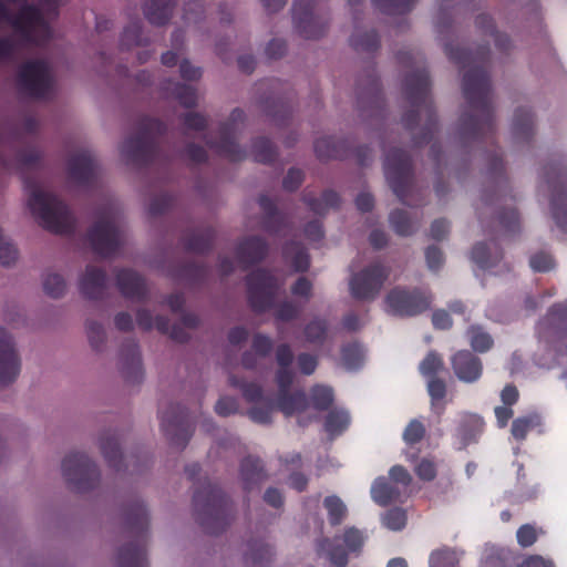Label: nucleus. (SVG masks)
I'll list each match as a JSON object with an SVG mask.
<instances>
[{
	"label": "nucleus",
	"instance_id": "obj_1",
	"mask_svg": "<svg viewBox=\"0 0 567 567\" xmlns=\"http://www.w3.org/2000/svg\"><path fill=\"white\" fill-rule=\"evenodd\" d=\"M447 58L462 69L468 68L463 75L462 90L467 110L460 117L458 132L464 143L493 141L496 132L493 106V90L488 65L491 49L477 48L475 52L446 43Z\"/></svg>",
	"mask_w": 567,
	"mask_h": 567
},
{
	"label": "nucleus",
	"instance_id": "obj_2",
	"mask_svg": "<svg viewBox=\"0 0 567 567\" xmlns=\"http://www.w3.org/2000/svg\"><path fill=\"white\" fill-rule=\"evenodd\" d=\"M431 80L429 71L424 68L416 69L405 75L403 91L411 109L402 116L406 130L413 131L424 116V125L421 132L413 136L415 146L430 143L437 131V116L430 95Z\"/></svg>",
	"mask_w": 567,
	"mask_h": 567
},
{
	"label": "nucleus",
	"instance_id": "obj_3",
	"mask_svg": "<svg viewBox=\"0 0 567 567\" xmlns=\"http://www.w3.org/2000/svg\"><path fill=\"white\" fill-rule=\"evenodd\" d=\"M488 176L494 183V189L492 192L484 190L481 204L482 206L476 208L480 221L484 223L485 210H496V221L498 230L504 236H514L520 233V218L516 208L508 207L507 195L505 190L507 188V177L505 175V165L501 154L496 151L488 155Z\"/></svg>",
	"mask_w": 567,
	"mask_h": 567
},
{
	"label": "nucleus",
	"instance_id": "obj_4",
	"mask_svg": "<svg viewBox=\"0 0 567 567\" xmlns=\"http://www.w3.org/2000/svg\"><path fill=\"white\" fill-rule=\"evenodd\" d=\"M28 188V205L43 228L60 235L74 229L75 219L58 196L38 184H29Z\"/></svg>",
	"mask_w": 567,
	"mask_h": 567
},
{
	"label": "nucleus",
	"instance_id": "obj_5",
	"mask_svg": "<svg viewBox=\"0 0 567 567\" xmlns=\"http://www.w3.org/2000/svg\"><path fill=\"white\" fill-rule=\"evenodd\" d=\"M384 174L386 181L400 199L408 206H421V200L410 198L413 190V165L410 154L402 148H391L384 158Z\"/></svg>",
	"mask_w": 567,
	"mask_h": 567
},
{
	"label": "nucleus",
	"instance_id": "obj_6",
	"mask_svg": "<svg viewBox=\"0 0 567 567\" xmlns=\"http://www.w3.org/2000/svg\"><path fill=\"white\" fill-rule=\"evenodd\" d=\"M121 213L116 206L99 212L96 219L87 233L93 250L102 257L114 255L123 244V231L120 223Z\"/></svg>",
	"mask_w": 567,
	"mask_h": 567
},
{
	"label": "nucleus",
	"instance_id": "obj_7",
	"mask_svg": "<svg viewBox=\"0 0 567 567\" xmlns=\"http://www.w3.org/2000/svg\"><path fill=\"white\" fill-rule=\"evenodd\" d=\"M163 132L164 125L157 120H144L137 135L126 138L120 146L121 159L132 166L147 163L154 153V136Z\"/></svg>",
	"mask_w": 567,
	"mask_h": 567
},
{
	"label": "nucleus",
	"instance_id": "obj_8",
	"mask_svg": "<svg viewBox=\"0 0 567 567\" xmlns=\"http://www.w3.org/2000/svg\"><path fill=\"white\" fill-rule=\"evenodd\" d=\"M544 178L550 190V214L557 228L567 234V166L555 161L544 167Z\"/></svg>",
	"mask_w": 567,
	"mask_h": 567
},
{
	"label": "nucleus",
	"instance_id": "obj_9",
	"mask_svg": "<svg viewBox=\"0 0 567 567\" xmlns=\"http://www.w3.org/2000/svg\"><path fill=\"white\" fill-rule=\"evenodd\" d=\"M411 483L410 472L402 465H394L390 468L388 476H381L374 481L371 487L372 498L381 506L401 503L408 496Z\"/></svg>",
	"mask_w": 567,
	"mask_h": 567
},
{
	"label": "nucleus",
	"instance_id": "obj_10",
	"mask_svg": "<svg viewBox=\"0 0 567 567\" xmlns=\"http://www.w3.org/2000/svg\"><path fill=\"white\" fill-rule=\"evenodd\" d=\"M62 474L68 485L78 492L93 488L100 481L96 465L80 452L70 453L62 462Z\"/></svg>",
	"mask_w": 567,
	"mask_h": 567
},
{
	"label": "nucleus",
	"instance_id": "obj_11",
	"mask_svg": "<svg viewBox=\"0 0 567 567\" xmlns=\"http://www.w3.org/2000/svg\"><path fill=\"white\" fill-rule=\"evenodd\" d=\"M197 519L207 533L216 534L226 525L221 516L224 497L221 491L208 485L205 491L194 495Z\"/></svg>",
	"mask_w": 567,
	"mask_h": 567
},
{
	"label": "nucleus",
	"instance_id": "obj_12",
	"mask_svg": "<svg viewBox=\"0 0 567 567\" xmlns=\"http://www.w3.org/2000/svg\"><path fill=\"white\" fill-rule=\"evenodd\" d=\"M245 114L241 110L235 109L227 122L220 126L218 141H209L208 145L220 156L231 161L239 162L246 158V153L237 144L238 134L244 125Z\"/></svg>",
	"mask_w": 567,
	"mask_h": 567
},
{
	"label": "nucleus",
	"instance_id": "obj_13",
	"mask_svg": "<svg viewBox=\"0 0 567 567\" xmlns=\"http://www.w3.org/2000/svg\"><path fill=\"white\" fill-rule=\"evenodd\" d=\"M432 302V297L420 289H405L395 287L385 297L389 312L399 317H414L426 311Z\"/></svg>",
	"mask_w": 567,
	"mask_h": 567
},
{
	"label": "nucleus",
	"instance_id": "obj_14",
	"mask_svg": "<svg viewBox=\"0 0 567 567\" xmlns=\"http://www.w3.org/2000/svg\"><path fill=\"white\" fill-rule=\"evenodd\" d=\"M22 91L32 97H48L53 91V76L50 66L42 60L22 65L19 72Z\"/></svg>",
	"mask_w": 567,
	"mask_h": 567
},
{
	"label": "nucleus",
	"instance_id": "obj_15",
	"mask_svg": "<svg viewBox=\"0 0 567 567\" xmlns=\"http://www.w3.org/2000/svg\"><path fill=\"white\" fill-rule=\"evenodd\" d=\"M536 333L546 346L567 344V300L553 305L538 321Z\"/></svg>",
	"mask_w": 567,
	"mask_h": 567
},
{
	"label": "nucleus",
	"instance_id": "obj_16",
	"mask_svg": "<svg viewBox=\"0 0 567 567\" xmlns=\"http://www.w3.org/2000/svg\"><path fill=\"white\" fill-rule=\"evenodd\" d=\"M280 287L277 278L264 269L252 271L247 277V292L250 306L255 311L269 309Z\"/></svg>",
	"mask_w": 567,
	"mask_h": 567
},
{
	"label": "nucleus",
	"instance_id": "obj_17",
	"mask_svg": "<svg viewBox=\"0 0 567 567\" xmlns=\"http://www.w3.org/2000/svg\"><path fill=\"white\" fill-rule=\"evenodd\" d=\"M292 18L296 31L305 39L321 38L328 27L323 13L317 10L310 0H299L292 7Z\"/></svg>",
	"mask_w": 567,
	"mask_h": 567
},
{
	"label": "nucleus",
	"instance_id": "obj_18",
	"mask_svg": "<svg viewBox=\"0 0 567 567\" xmlns=\"http://www.w3.org/2000/svg\"><path fill=\"white\" fill-rule=\"evenodd\" d=\"M136 320L141 328L151 330L155 327L159 332L167 333L176 342H186L189 339L188 331L197 328L199 324V319L196 315L184 313L181 323L169 328L168 321L165 318L158 316L154 322L151 312L145 309L137 311Z\"/></svg>",
	"mask_w": 567,
	"mask_h": 567
},
{
	"label": "nucleus",
	"instance_id": "obj_19",
	"mask_svg": "<svg viewBox=\"0 0 567 567\" xmlns=\"http://www.w3.org/2000/svg\"><path fill=\"white\" fill-rule=\"evenodd\" d=\"M21 372V358L12 334L0 326V389L13 383Z\"/></svg>",
	"mask_w": 567,
	"mask_h": 567
},
{
	"label": "nucleus",
	"instance_id": "obj_20",
	"mask_svg": "<svg viewBox=\"0 0 567 567\" xmlns=\"http://www.w3.org/2000/svg\"><path fill=\"white\" fill-rule=\"evenodd\" d=\"M390 276V268L374 261L357 272V300L375 299Z\"/></svg>",
	"mask_w": 567,
	"mask_h": 567
},
{
	"label": "nucleus",
	"instance_id": "obj_21",
	"mask_svg": "<svg viewBox=\"0 0 567 567\" xmlns=\"http://www.w3.org/2000/svg\"><path fill=\"white\" fill-rule=\"evenodd\" d=\"M161 417L165 435L176 446L184 447L193 432L186 411L179 405H171Z\"/></svg>",
	"mask_w": 567,
	"mask_h": 567
},
{
	"label": "nucleus",
	"instance_id": "obj_22",
	"mask_svg": "<svg viewBox=\"0 0 567 567\" xmlns=\"http://www.w3.org/2000/svg\"><path fill=\"white\" fill-rule=\"evenodd\" d=\"M39 19V12L31 6L22 7L17 16H12L4 0H0V24L8 23L12 25L22 38L23 34L30 33L33 22L38 23L42 37L49 33L47 25L41 23Z\"/></svg>",
	"mask_w": 567,
	"mask_h": 567
},
{
	"label": "nucleus",
	"instance_id": "obj_23",
	"mask_svg": "<svg viewBox=\"0 0 567 567\" xmlns=\"http://www.w3.org/2000/svg\"><path fill=\"white\" fill-rule=\"evenodd\" d=\"M456 378L465 383L476 382L483 373L482 360L470 350H460L451 358Z\"/></svg>",
	"mask_w": 567,
	"mask_h": 567
},
{
	"label": "nucleus",
	"instance_id": "obj_24",
	"mask_svg": "<svg viewBox=\"0 0 567 567\" xmlns=\"http://www.w3.org/2000/svg\"><path fill=\"white\" fill-rule=\"evenodd\" d=\"M115 282L117 289L125 298L141 301L147 296L145 279L133 269H117L115 271Z\"/></svg>",
	"mask_w": 567,
	"mask_h": 567
},
{
	"label": "nucleus",
	"instance_id": "obj_25",
	"mask_svg": "<svg viewBox=\"0 0 567 567\" xmlns=\"http://www.w3.org/2000/svg\"><path fill=\"white\" fill-rule=\"evenodd\" d=\"M79 290L81 295L91 300L100 299L104 296L107 285L106 274L96 266H86L79 278Z\"/></svg>",
	"mask_w": 567,
	"mask_h": 567
},
{
	"label": "nucleus",
	"instance_id": "obj_26",
	"mask_svg": "<svg viewBox=\"0 0 567 567\" xmlns=\"http://www.w3.org/2000/svg\"><path fill=\"white\" fill-rule=\"evenodd\" d=\"M59 6L60 0H39L38 7L32 6L39 12V20L41 21V23L47 25L49 33L45 37H42L40 34V28L38 23L33 22L30 33L23 34V40L25 42L40 44L48 41L51 38L52 31L49 24V20L58 16Z\"/></svg>",
	"mask_w": 567,
	"mask_h": 567
},
{
	"label": "nucleus",
	"instance_id": "obj_27",
	"mask_svg": "<svg viewBox=\"0 0 567 567\" xmlns=\"http://www.w3.org/2000/svg\"><path fill=\"white\" fill-rule=\"evenodd\" d=\"M484 420L477 414L464 415L455 432L458 449L463 450L471 444L477 443L484 431Z\"/></svg>",
	"mask_w": 567,
	"mask_h": 567
},
{
	"label": "nucleus",
	"instance_id": "obj_28",
	"mask_svg": "<svg viewBox=\"0 0 567 567\" xmlns=\"http://www.w3.org/2000/svg\"><path fill=\"white\" fill-rule=\"evenodd\" d=\"M177 0H144L143 14L155 27H164L174 16Z\"/></svg>",
	"mask_w": 567,
	"mask_h": 567
},
{
	"label": "nucleus",
	"instance_id": "obj_29",
	"mask_svg": "<svg viewBox=\"0 0 567 567\" xmlns=\"http://www.w3.org/2000/svg\"><path fill=\"white\" fill-rule=\"evenodd\" d=\"M239 476L246 492L258 488L268 478L261 461L255 456H247L241 461Z\"/></svg>",
	"mask_w": 567,
	"mask_h": 567
},
{
	"label": "nucleus",
	"instance_id": "obj_30",
	"mask_svg": "<svg viewBox=\"0 0 567 567\" xmlns=\"http://www.w3.org/2000/svg\"><path fill=\"white\" fill-rule=\"evenodd\" d=\"M69 177L78 184L87 183L94 175L95 161L89 151H82L71 156L68 164Z\"/></svg>",
	"mask_w": 567,
	"mask_h": 567
},
{
	"label": "nucleus",
	"instance_id": "obj_31",
	"mask_svg": "<svg viewBox=\"0 0 567 567\" xmlns=\"http://www.w3.org/2000/svg\"><path fill=\"white\" fill-rule=\"evenodd\" d=\"M268 252L266 240L259 236L245 238L237 248V257L240 262L249 265L262 260Z\"/></svg>",
	"mask_w": 567,
	"mask_h": 567
},
{
	"label": "nucleus",
	"instance_id": "obj_32",
	"mask_svg": "<svg viewBox=\"0 0 567 567\" xmlns=\"http://www.w3.org/2000/svg\"><path fill=\"white\" fill-rule=\"evenodd\" d=\"M534 134V114L532 111L524 107L516 109L512 123L513 140L516 143H528Z\"/></svg>",
	"mask_w": 567,
	"mask_h": 567
},
{
	"label": "nucleus",
	"instance_id": "obj_33",
	"mask_svg": "<svg viewBox=\"0 0 567 567\" xmlns=\"http://www.w3.org/2000/svg\"><path fill=\"white\" fill-rule=\"evenodd\" d=\"M259 205L264 213L261 228L270 235H281L289 226L286 217L277 212L272 202L266 196L259 198Z\"/></svg>",
	"mask_w": 567,
	"mask_h": 567
},
{
	"label": "nucleus",
	"instance_id": "obj_34",
	"mask_svg": "<svg viewBox=\"0 0 567 567\" xmlns=\"http://www.w3.org/2000/svg\"><path fill=\"white\" fill-rule=\"evenodd\" d=\"M121 370L124 378L132 383H137L142 380L141 357L134 342H130L121 352Z\"/></svg>",
	"mask_w": 567,
	"mask_h": 567
},
{
	"label": "nucleus",
	"instance_id": "obj_35",
	"mask_svg": "<svg viewBox=\"0 0 567 567\" xmlns=\"http://www.w3.org/2000/svg\"><path fill=\"white\" fill-rule=\"evenodd\" d=\"M534 430L539 434L545 432L543 417L537 412H530L516 417L512 422L511 433L516 441L522 442L527 437V434Z\"/></svg>",
	"mask_w": 567,
	"mask_h": 567
},
{
	"label": "nucleus",
	"instance_id": "obj_36",
	"mask_svg": "<svg viewBox=\"0 0 567 567\" xmlns=\"http://www.w3.org/2000/svg\"><path fill=\"white\" fill-rule=\"evenodd\" d=\"M475 27L485 35H491L494 39L495 47L501 53H508L512 49V41L505 33L496 30L495 23L488 14H478L475 19Z\"/></svg>",
	"mask_w": 567,
	"mask_h": 567
},
{
	"label": "nucleus",
	"instance_id": "obj_37",
	"mask_svg": "<svg viewBox=\"0 0 567 567\" xmlns=\"http://www.w3.org/2000/svg\"><path fill=\"white\" fill-rule=\"evenodd\" d=\"M492 244L493 249L486 243H478L472 249L471 258L481 269H491L503 258L502 249L495 243Z\"/></svg>",
	"mask_w": 567,
	"mask_h": 567
},
{
	"label": "nucleus",
	"instance_id": "obj_38",
	"mask_svg": "<svg viewBox=\"0 0 567 567\" xmlns=\"http://www.w3.org/2000/svg\"><path fill=\"white\" fill-rule=\"evenodd\" d=\"M284 259L295 271L305 272L310 267V257L307 250L298 243H289L282 250Z\"/></svg>",
	"mask_w": 567,
	"mask_h": 567
},
{
	"label": "nucleus",
	"instance_id": "obj_39",
	"mask_svg": "<svg viewBox=\"0 0 567 567\" xmlns=\"http://www.w3.org/2000/svg\"><path fill=\"white\" fill-rule=\"evenodd\" d=\"M389 221L394 233L402 237L413 235L419 226V223L413 220L404 209L392 210L389 216Z\"/></svg>",
	"mask_w": 567,
	"mask_h": 567
},
{
	"label": "nucleus",
	"instance_id": "obj_40",
	"mask_svg": "<svg viewBox=\"0 0 567 567\" xmlns=\"http://www.w3.org/2000/svg\"><path fill=\"white\" fill-rule=\"evenodd\" d=\"M308 406V400L303 392H289L278 394L277 408L287 416L302 412Z\"/></svg>",
	"mask_w": 567,
	"mask_h": 567
},
{
	"label": "nucleus",
	"instance_id": "obj_41",
	"mask_svg": "<svg viewBox=\"0 0 567 567\" xmlns=\"http://www.w3.org/2000/svg\"><path fill=\"white\" fill-rule=\"evenodd\" d=\"M272 348L270 338L264 334H256L252 339V349L255 353L246 352L243 355V365L247 369H252L257 365V358L266 357Z\"/></svg>",
	"mask_w": 567,
	"mask_h": 567
},
{
	"label": "nucleus",
	"instance_id": "obj_42",
	"mask_svg": "<svg viewBox=\"0 0 567 567\" xmlns=\"http://www.w3.org/2000/svg\"><path fill=\"white\" fill-rule=\"evenodd\" d=\"M142 23L141 21L136 20L133 22H130L121 37L120 45L122 49H132L134 47H145L148 45L150 39L144 37L142 33Z\"/></svg>",
	"mask_w": 567,
	"mask_h": 567
},
{
	"label": "nucleus",
	"instance_id": "obj_43",
	"mask_svg": "<svg viewBox=\"0 0 567 567\" xmlns=\"http://www.w3.org/2000/svg\"><path fill=\"white\" fill-rule=\"evenodd\" d=\"M427 392L431 398L432 409L437 415H442L445 410V403L443 402L446 395L445 381L437 377L427 379Z\"/></svg>",
	"mask_w": 567,
	"mask_h": 567
},
{
	"label": "nucleus",
	"instance_id": "obj_44",
	"mask_svg": "<svg viewBox=\"0 0 567 567\" xmlns=\"http://www.w3.org/2000/svg\"><path fill=\"white\" fill-rule=\"evenodd\" d=\"M305 202L315 214L324 215L329 209L339 205V196L337 193L328 190L320 197L305 196Z\"/></svg>",
	"mask_w": 567,
	"mask_h": 567
},
{
	"label": "nucleus",
	"instance_id": "obj_45",
	"mask_svg": "<svg viewBox=\"0 0 567 567\" xmlns=\"http://www.w3.org/2000/svg\"><path fill=\"white\" fill-rule=\"evenodd\" d=\"M99 444L100 450L110 466L118 468V462L122 454L115 436L111 434H103L99 439Z\"/></svg>",
	"mask_w": 567,
	"mask_h": 567
},
{
	"label": "nucleus",
	"instance_id": "obj_46",
	"mask_svg": "<svg viewBox=\"0 0 567 567\" xmlns=\"http://www.w3.org/2000/svg\"><path fill=\"white\" fill-rule=\"evenodd\" d=\"M374 6L385 14L401 16L413 10L416 0H372Z\"/></svg>",
	"mask_w": 567,
	"mask_h": 567
},
{
	"label": "nucleus",
	"instance_id": "obj_47",
	"mask_svg": "<svg viewBox=\"0 0 567 567\" xmlns=\"http://www.w3.org/2000/svg\"><path fill=\"white\" fill-rule=\"evenodd\" d=\"M472 349L476 352H487L494 344L489 333L484 331L481 326H471L466 332Z\"/></svg>",
	"mask_w": 567,
	"mask_h": 567
},
{
	"label": "nucleus",
	"instance_id": "obj_48",
	"mask_svg": "<svg viewBox=\"0 0 567 567\" xmlns=\"http://www.w3.org/2000/svg\"><path fill=\"white\" fill-rule=\"evenodd\" d=\"M165 90L185 107H193L197 103V93L192 86L168 82V86Z\"/></svg>",
	"mask_w": 567,
	"mask_h": 567
},
{
	"label": "nucleus",
	"instance_id": "obj_49",
	"mask_svg": "<svg viewBox=\"0 0 567 567\" xmlns=\"http://www.w3.org/2000/svg\"><path fill=\"white\" fill-rule=\"evenodd\" d=\"M43 290L47 296L58 299L64 296L66 291V282L64 278L56 272H49L43 277Z\"/></svg>",
	"mask_w": 567,
	"mask_h": 567
},
{
	"label": "nucleus",
	"instance_id": "obj_50",
	"mask_svg": "<svg viewBox=\"0 0 567 567\" xmlns=\"http://www.w3.org/2000/svg\"><path fill=\"white\" fill-rule=\"evenodd\" d=\"M120 567H143L144 553L135 545H128L120 550L117 556Z\"/></svg>",
	"mask_w": 567,
	"mask_h": 567
},
{
	"label": "nucleus",
	"instance_id": "obj_51",
	"mask_svg": "<svg viewBox=\"0 0 567 567\" xmlns=\"http://www.w3.org/2000/svg\"><path fill=\"white\" fill-rule=\"evenodd\" d=\"M251 155L256 162L269 163L276 156V150L267 138H258L252 143Z\"/></svg>",
	"mask_w": 567,
	"mask_h": 567
},
{
	"label": "nucleus",
	"instance_id": "obj_52",
	"mask_svg": "<svg viewBox=\"0 0 567 567\" xmlns=\"http://www.w3.org/2000/svg\"><path fill=\"white\" fill-rule=\"evenodd\" d=\"M380 48V37L375 30L365 32H357V53L364 51L369 54H374Z\"/></svg>",
	"mask_w": 567,
	"mask_h": 567
},
{
	"label": "nucleus",
	"instance_id": "obj_53",
	"mask_svg": "<svg viewBox=\"0 0 567 567\" xmlns=\"http://www.w3.org/2000/svg\"><path fill=\"white\" fill-rule=\"evenodd\" d=\"M350 423L349 414L343 411L333 410L326 419V431L331 435L341 433Z\"/></svg>",
	"mask_w": 567,
	"mask_h": 567
},
{
	"label": "nucleus",
	"instance_id": "obj_54",
	"mask_svg": "<svg viewBox=\"0 0 567 567\" xmlns=\"http://www.w3.org/2000/svg\"><path fill=\"white\" fill-rule=\"evenodd\" d=\"M333 402V391L326 385H316L311 390V403L317 410H327Z\"/></svg>",
	"mask_w": 567,
	"mask_h": 567
},
{
	"label": "nucleus",
	"instance_id": "obj_55",
	"mask_svg": "<svg viewBox=\"0 0 567 567\" xmlns=\"http://www.w3.org/2000/svg\"><path fill=\"white\" fill-rule=\"evenodd\" d=\"M406 512L400 507L391 508L382 516L383 525L391 530L403 529L406 525Z\"/></svg>",
	"mask_w": 567,
	"mask_h": 567
},
{
	"label": "nucleus",
	"instance_id": "obj_56",
	"mask_svg": "<svg viewBox=\"0 0 567 567\" xmlns=\"http://www.w3.org/2000/svg\"><path fill=\"white\" fill-rule=\"evenodd\" d=\"M319 550L328 554L330 561L337 567H344L348 564V555L340 545L332 546L331 542L324 539L319 545Z\"/></svg>",
	"mask_w": 567,
	"mask_h": 567
},
{
	"label": "nucleus",
	"instance_id": "obj_57",
	"mask_svg": "<svg viewBox=\"0 0 567 567\" xmlns=\"http://www.w3.org/2000/svg\"><path fill=\"white\" fill-rule=\"evenodd\" d=\"M315 152L317 156L322 161L337 158L340 156V151L332 137L318 138L315 143Z\"/></svg>",
	"mask_w": 567,
	"mask_h": 567
},
{
	"label": "nucleus",
	"instance_id": "obj_58",
	"mask_svg": "<svg viewBox=\"0 0 567 567\" xmlns=\"http://www.w3.org/2000/svg\"><path fill=\"white\" fill-rule=\"evenodd\" d=\"M443 369V360L434 351H431L420 363V372L423 377L430 379L436 377V374Z\"/></svg>",
	"mask_w": 567,
	"mask_h": 567
},
{
	"label": "nucleus",
	"instance_id": "obj_59",
	"mask_svg": "<svg viewBox=\"0 0 567 567\" xmlns=\"http://www.w3.org/2000/svg\"><path fill=\"white\" fill-rule=\"evenodd\" d=\"M415 475L423 482H432L437 475V466L430 457L420 458L414 465Z\"/></svg>",
	"mask_w": 567,
	"mask_h": 567
},
{
	"label": "nucleus",
	"instance_id": "obj_60",
	"mask_svg": "<svg viewBox=\"0 0 567 567\" xmlns=\"http://www.w3.org/2000/svg\"><path fill=\"white\" fill-rule=\"evenodd\" d=\"M18 260V250L0 228V265L10 267Z\"/></svg>",
	"mask_w": 567,
	"mask_h": 567
},
{
	"label": "nucleus",
	"instance_id": "obj_61",
	"mask_svg": "<svg viewBox=\"0 0 567 567\" xmlns=\"http://www.w3.org/2000/svg\"><path fill=\"white\" fill-rule=\"evenodd\" d=\"M213 233L210 230L194 233L186 240V248L189 251L203 252L210 246Z\"/></svg>",
	"mask_w": 567,
	"mask_h": 567
},
{
	"label": "nucleus",
	"instance_id": "obj_62",
	"mask_svg": "<svg viewBox=\"0 0 567 567\" xmlns=\"http://www.w3.org/2000/svg\"><path fill=\"white\" fill-rule=\"evenodd\" d=\"M324 507L328 511L329 519L332 525H338L344 518L347 509L340 498L329 496L324 499Z\"/></svg>",
	"mask_w": 567,
	"mask_h": 567
},
{
	"label": "nucleus",
	"instance_id": "obj_63",
	"mask_svg": "<svg viewBox=\"0 0 567 567\" xmlns=\"http://www.w3.org/2000/svg\"><path fill=\"white\" fill-rule=\"evenodd\" d=\"M425 433L426 429L424 424L421 421L414 419L404 429L402 437L408 445H414L424 439Z\"/></svg>",
	"mask_w": 567,
	"mask_h": 567
},
{
	"label": "nucleus",
	"instance_id": "obj_64",
	"mask_svg": "<svg viewBox=\"0 0 567 567\" xmlns=\"http://www.w3.org/2000/svg\"><path fill=\"white\" fill-rule=\"evenodd\" d=\"M307 341L311 343H321L327 336V323L324 320L315 319L305 328Z\"/></svg>",
	"mask_w": 567,
	"mask_h": 567
}]
</instances>
